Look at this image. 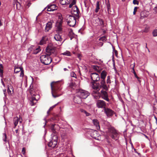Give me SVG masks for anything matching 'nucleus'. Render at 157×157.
<instances>
[{
  "label": "nucleus",
  "mask_w": 157,
  "mask_h": 157,
  "mask_svg": "<svg viewBox=\"0 0 157 157\" xmlns=\"http://www.w3.org/2000/svg\"><path fill=\"white\" fill-rule=\"evenodd\" d=\"M22 121V119L20 117L18 118L17 117H15L13 118V123L15 126H16L18 122L21 123Z\"/></svg>",
  "instance_id": "obj_22"
},
{
  "label": "nucleus",
  "mask_w": 157,
  "mask_h": 157,
  "mask_svg": "<svg viewBox=\"0 0 157 157\" xmlns=\"http://www.w3.org/2000/svg\"><path fill=\"white\" fill-rule=\"evenodd\" d=\"M3 137H4V138H3V140L5 142L6 141V133L3 134Z\"/></svg>",
  "instance_id": "obj_45"
},
{
  "label": "nucleus",
  "mask_w": 157,
  "mask_h": 157,
  "mask_svg": "<svg viewBox=\"0 0 157 157\" xmlns=\"http://www.w3.org/2000/svg\"><path fill=\"white\" fill-rule=\"evenodd\" d=\"M15 132H16V133H17V132H18V130L17 129H16L15 130Z\"/></svg>",
  "instance_id": "obj_64"
},
{
  "label": "nucleus",
  "mask_w": 157,
  "mask_h": 157,
  "mask_svg": "<svg viewBox=\"0 0 157 157\" xmlns=\"http://www.w3.org/2000/svg\"><path fill=\"white\" fill-rule=\"evenodd\" d=\"M7 92L9 94H10L11 93V91L10 90L9 88H8L7 90Z\"/></svg>",
  "instance_id": "obj_50"
},
{
  "label": "nucleus",
  "mask_w": 157,
  "mask_h": 157,
  "mask_svg": "<svg viewBox=\"0 0 157 157\" xmlns=\"http://www.w3.org/2000/svg\"><path fill=\"white\" fill-rule=\"evenodd\" d=\"M114 52L115 53V54L117 55V50L114 49Z\"/></svg>",
  "instance_id": "obj_53"
},
{
  "label": "nucleus",
  "mask_w": 157,
  "mask_h": 157,
  "mask_svg": "<svg viewBox=\"0 0 157 157\" xmlns=\"http://www.w3.org/2000/svg\"><path fill=\"white\" fill-rule=\"evenodd\" d=\"M53 22L52 21H51L46 23L45 28V31L46 32H48L52 28Z\"/></svg>",
  "instance_id": "obj_17"
},
{
  "label": "nucleus",
  "mask_w": 157,
  "mask_h": 157,
  "mask_svg": "<svg viewBox=\"0 0 157 157\" xmlns=\"http://www.w3.org/2000/svg\"><path fill=\"white\" fill-rule=\"evenodd\" d=\"M137 79L138 82L140 83L141 82V81L140 80V78L138 77V78H136Z\"/></svg>",
  "instance_id": "obj_51"
},
{
  "label": "nucleus",
  "mask_w": 157,
  "mask_h": 157,
  "mask_svg": "<svg viewBox=\"0 0 157 157\" xmlns=\"http://www.w3.org/2000/svg\"><path fill=\"white\" fill-rule=\"evenodd\" d=\"M107 75V73L105 70L102 71L101 73V79L105 80V78Z\"/></svg>",
  "instance_id": "obj_28"
},
{
  "label": "nucleus",
  "mask_w": 157,
  "mask_h": 157,
  "mask_svg": "<svg viewBox=\"0 0 157 157\" xmlns=\"http://www.w3.org/2000/svg\"><path fill=\"white\" fill-rule=\"evenodd\" d=\"M3 68V66L2 64H0V76L2 77L3 75V71L1 68Z\"/></svg>",
  "instance_id": "obj_35"
},
{
  "label": "nucleus",
  "mask_w": 157,
  "mask_h": 157,
  "mask_svg": "<svg viewBox=\"0 0 157 157\" xmlns=\"http://www.w3.org/2000/svg\"><path fill=\"white\" fill-rule=\"evenodd\" d=\"M154 10L156 11L157 12V6L155 7Z\"/></svg>",
  "instance_id": "obj_54"
},
{
  "label": "nucleus",
  "mask_w": 157,
  "mask_h": 157,
  "mask_svg": "<svg viewBox=\"0 0 157 157\" xmlns=\"http://www.w3.org/2000/svg\"><path fill=\"white\" fill-rule=\"evenodd\" d=\"M1 81H2V85L4 86H5V85H4V83L3 82L2 79H1Z\"/></svg>",
  "instance_id": "obj_59"
},
{
  "label": "nucleus",
  "mask_w": 157,
  "mask_h": 157,
  "mask_svg": "<svg viewBox=\"0 0 157 157\" xmlns=\"http://www.w3.org/2000/svg\"><path fill=\"white\" fill-rule=\"evenodd\" d=\"M70 74L71 77L75 78H76V75L74 72H71Z\"/></svg>",
  "instance_id": "obj_41"
},
{
  "label": "nucleus",
  "mask_w": 157,
  "mask_h": 157,
  "mask_svg": "<svg viewBox=\"0 0 157 157\" xmlns=\"http://www.w3.org/2000/svg\"><path fill=\"white\" fill-rule=\"evenodd\" d=\"M98 136L99 135L98 134V132L96 130L93 131V132L90 133L91 136L93 138L99 140V139L98 137L96 136L95 135Z\"/></svg>",
  "instance_id": "obj_26"
},
{
  "label": "nucleus",
  "mask_w": 157,
  "mask_h": 157,
  "mask_svg": "<svg viewBox=\"0 0 157 157\" xmlns=\"http://www.w3.org/2000/svg\"><path fill=\"white\" fill-rule=\"evenodd\" d=\"M1 81H2V85L4 86H5V85H4V83L3 82L2 79H1Z\"/></svg>",
  "instance_id": "obj_57"
},
{
  "label": "nucleus",
  "mask_w": 157,
  "mask_h": 157,
  "mask_svg": "<svg viewBox=\"0 0 157 157\" xmlns=\"http://www.w3.org/2000/svg\"><path fill=\"white\" fill-rule=\"evenodd\" d=\"M1 81H2V85L4 86H5V85H4V83L3 82L2 79H1Z\"/></svg>",
  "instance_id": "obj_58"
},
{
  "label": "nucleus",
  "mask_w": 157,
  "mask_h": 157,
  "mask_svg": "<svg viewBox=\"0 0 157 157\" xmlns=\"http://www.w3.org/2000/svg\"><path fill=\"white\" fill-rule=\"evenodd\" d=\"M67 22L68 25L71 27H74L76 24V18L75 16L71 15H67Z\"/></svg>",
  "instance_id": "obj_5"
},
{
  "label": "nucleus",
  "mask_w": 157,
  "mask_h": 157,
  "mask_svg": "<svg viewBox=\"0 0 157 157\" xmlns=\"http://www.w3.org/2000/svg\"><path fill=\"white\" fill-rule=\"evenodd\" d=\"M60 2L62 5L69 4V7L71 8L73 5L75 4L76 0H60Z\"/></svg>",
  "instance_id": "obj_7"
},
{
  "label": "nucleus",
  "mask_w": 157,
  "mask_h": 157,
  "mask_svg": "<svg viewBox=\"0 0 157 157\" xmlns=\"http://www.w3.org/2000/svg\"><path fill=\"white\" fill-rule=\"evenodd\" d=\"M104 90L103 89L101 91V95L102 98L106 101H109V100L108 97V94L107 92Z\"/></svg>",
  "instance_id": "obj_16"
},
{
  "label": "nucleus",
  "mask_w": 157,
  "mask_h": 157,
  "mask_svg": "<svg viewBox=\"0 0 157 157\" xmlns=\"http://www.w3.org/2000/svg\"><path fill=\"white\" fill-rule=\"evenodd\" d=\"M92 82H96L99 81L100 79V77L99 74L96 73H91L90 75Z\"/></svg>",
  "instance_id": "obj_14"
},
{
  "label": "nucleus",
  "mask_w": 157,
  "mask_h": 157,
  "mask_svg": "<svg viewBox=\"0 0 157 157\" xmlns=\"http://www.w3.org/2000/svg\"><path fill=\"white\" fill-rule=\"evenodd\" d=\"M54 39L60 42V45H61L64 42V41H62L63 40L61 36L59 34L55 35L54 36Z\"/></svg>",
  "instance_id": "obj_21"
},
{
  "label": "nucleus",
  "mask_w": 157,
  "mask_h": 157,
  "mask_svg": "<svg viewBox=\"0 0 157 157\" xmlns=\"http://www.w3.org/2000/svg\"><path fill=\"white\" fill-rule=\"evenodd\" d=\"M106 33V31L104 30L103 31V33Z\"/></svg>",
  "instance_id": "obj_62"
},
{
  "label": "nucleus",
  "mask_w": 157,
  "mask_h": 157,
  "mask_svg": "<svg viewBox=\"0 0 157 157\" xmlns=\"http://www.w3.org/2000/svg\"><path fill=\"white\" fill-rule=\"evenodd\" d=\"M74 34V33L73 32V31L72 29H71L69 30V33H68V35L69 36H71L72 35H73Z\"/></svg>",
  "instance_id": "obj_42"
},
{
  "label": "nucleus",
  "mask_w": 157,
  "mask_h": 157,
  "mask_svg": "<svg viewBox=\"0 0 157 157\" xmlns=\"http://www.w3.org/2000/svg\"><path fill=\"white\" fill-rule=\"evenodd\" d=\"M149 26L148 25H146L143 32L145 33H147L149 31Z\"/></svg>",
  "instance_id": "obj_38"
},
{
  "label": "nucleus",
  "mask_w": 157,
  "mask_h": 157,
  "mask_svg": "<svg viewBox=\"0 0 157 157\" xmlns=\"http://www.w3.org/2000/svg\"><path fill=\"white\" fill-rule=\"evenodd\" d=\"M113 68L114 69V70L116 71L117 69L115 67V62H114V60H113Z\"/></svg>",
  "instance_id": "obj_48"
},
{
  "label": "nucleus",
  "mask_w": 157,
  "mask_h": 157,
  "mask_svg": "<svg viewBox=\"0 0 157 157\" xmlns=\"http://www.w3.org/2000/svg\"><path fill=\"white\" fill-rule=\"evenodd\" d=\"M78 94L82 98L85 99L90 95V93L87 91L81 90L78 92Z\"/></svg>",
  "instance_id": "obj_8"
},
{
  "label": "nucleus",
  "mask_w": 157,
  "mask_h": 157,
  "mask_svg": "<svg viewBox=\"0 0 157 157\" xmlns=\"http://www.w3.org/2000/svg\"><path fill=\"white\" fill-rule=\"evenodd\" d=\"M44 120H45V124H44V127H45V125H46V123H47V121H46V120H45V118H44Z\"/></svg>",
  "instance_id": "obj_52"
},
{
  "label": "nucleus",
  "mask_w": 157,
  "mask_h": 157,
  "mask_svg": "<svg viewBox=\"0 0 157 157\" xmlns=\"http://www.w3.org/2000/svg\"><path fill=\"white\" fill-rule=\"evenodd\" d=\"M95 21L97 23V25H101L103 27L104 26V21L102 19L98 17L95 19Z\"/></svg>",
  "instance_id": "obj_20"
},
{
  "label": "nucleus",
  "mask_w": 157,
  "mask_h": 157,
  "mask_svg": "<svg viewBox=\"0 0 157 157\" xmlns=\"http://www.w3.org/2000/svg\"><path fill=\"white\" fill-rule=\"evenodd\" d=\"M132 149H133V148H134L133 147V144H132Z\"/></svg>",
  "instance_id": "obj_63"
},
{
  "label": "nucleus",
  "mask_w": 157,
  "mask_h": 157,
  "mask_svg": "<svg viewBox=\"0 0 157 157\" xmlns=\"http://www.w3.org/2000/svg\"><path fill=\"white\" fill-rule=\"evenodd\" d=\"M63 20V18L61 14H59L58 16V21L61 23L62 22Z\"/></svg>",
  "instance_id": "obj_32"
},
{
  "label": "nucleus",
  "mask_w": 157,
  "mask_h": 157,
  "mask_svg": "<svg viewBox=\"0 0 157 157\" xmlns=\"http://www.w3.org/2000/svg\"><path fill=\"white\" fill-rule=\"evenodd\" d=\"M153 36H157V29L154 30L152 32Z\"/></svg>",
  "instance_id": "obj_39"
},
{
  "label": "nucleus",
  "mask_w": 157,
  "mask_h": 157,
  "mask_svg": "<svg viewBox=\"0 0 157 157\" xmlns=\"http://www.w3.org/2000/svg\"><path fill=\"white\" fill-rule=\"evenodd\" d=\"M54 50L48 46L46 49V55H42L40 57V60L42 63L45 65H48L52 62V59L50 57L53 53Z\"/></svg>",
  "instance_id": "obj_1"
},
{
  "label": "nucleus",
  "mask_w": 157,
  "mask_h": 157,
  "mask_svg": "<svg viewBox=\"0 0 157 157\" xmlns=\"http://www.w3.org/2000/svg\"><path fill=\"white\" fill-rule=\"evenodd\" d=\"M14 72L16 73H17L20 72V76L23 77L24 76V72L23 69L21 67H15L14 70Z\"/></svg>",
  "instance_id": "obj_18"
},
{
  "label": "nucleus",
  "mask_w": 157,
  "mask_h": 157,
  "mask_svg": "<svg viewBox=\"0 0 157 157\" xmlns=\"http://www.w3.org/2000/svg\"><path fill=\"white\" fill-rule=\"evenodd\" d=\"M59 81L56 82H53L51 84L52 96L55 98L59 97L62 94H58V92L60 91L62 89L60 87L61 84L59 83Z\"/></svg>",
  "instance_id": "obj_2"
},
{
  "label": "nucleus",
  "mask_w": 157,
  "mask_h": 157,
  "mask_svg": "<svg viewBox=\"0 0 157 157\" xmlns=\"http://www.w3.org/2000/svg\"><path fill=\"white\" fill-rule=\"evenodd\" d=\"M70 37L71 40L73 38V35H72L71 36H69Z\"/></svg>",
  "instance_id": "obj_55"
},
{
  "label": "nucleus",
  "mask_w": 157,
  "mask_h": 157,
  "mask_svg": "<svg viewBox=\"0 0 157 157\" xmlns=\"http://www.w3.org/2000/svg\"><path fill=\"white\" fill-rule=\"evenodd\" d=\"M92 122L94 125L96 126L97 129L98 130H99L100 127L98 120L96 119H94L92 120Z\"/></svg>",
  "instance_id": "obj_24"
},
{
  "label": "nucleus",
  "mask_w": 157,
  "mask_h": 157,
  "mask_svg": "<svg viewBox=\"0 0 157 157\" xmlns=\"http://www.w3.org/2000/svg\"><path fill=\"white\" fill-rule=\"evenodd\" d=\"M96 106L99 108H105L106 105L105 102L103 100H98L96 102Z\"/></svg>",
  "instance_id": "obj_15"
},
{
  "label": "nucleus",
  "mask_w": 157,
  "mask_h": 157,
  "mask_svg": "<svg viewBox=\"0 0 157 157\" xmlns=\"http://www.w3.org/2000/svg\"><path fill=\"white\" fill-rule=\"evenodd\" d=\"M51 136L52 138L48 145L52 148H54L57 144L58 137L56 135H53V134L51 135Z\"/></svg>",
  "instance_id": "obj_6"
},
{
  "label": "nucleus",
  "mask_w": 157,
  "mask_h": 157,
  "mask_svg": "<svg viewBox=\"0 0 157 157\" xmlns=\"http://www.w3.org/2000/svg\"><path fill=\"white\" fill-rule=\"evenodd\" d=\"M81 98L79 95H76L73 98L75 102L77 104H80L82 102Z\"/></svg>",
  "instance_id": "obj_23"
},
{
  "label": "nucleus",
  "mask_w": 157,
  "mask_h": 157,
  "mask_svg": "<svg viewBox=\"0 0 157 157\" xmlns=\"http://www.w3.org/2000/svg\"><path fill=\"white\" fill-rule=\"evenodd\" d=\"M47 7L48 8L47 10L48 11H53L57 10V6L54 4L48 5Z\"/></svg>",
  "instance_id": "obj_19"
},
{
  "label": "nucleus",
  "mask_w": 157,
  "mask_h": 157,
  "mask_svg": "<svg viewBox=\"0 0 157 157\" xmlns=\"http://www.w3.org/2000/svg\"><path fill=\"white\" fill-rule=\"evenodd\" d=\"M107 10L109 11V10L110 9V5L109 2H108L107 4Z\"/></svg>",
  "instance_id": "obj_46"
},
{
  "label": "nucleus",
  "mask_w": 157,
  "mask_h": 157,
  "mask_svg": "<svg viewBox=\"0 0 157 157\" xmlns=\"http://www.w3.org/2000/svg\"><path fill=\"white\" fill-rule=\"evenodd\" d=\"M2 23L1 22V21L0 20V26H2Z\"/></svg>",
  "instance_id": "obj_56"
},
{
  "label": "nucleus",
  "mask_w": 157,
  "mask_h": 157,
  "mask_svg": "<svg viewBox=\"0 0 157 157\" xmlns=\"http://www.w3.org/2000/svg\"><path fill=\"white\" fill-rule=\"evenodd\" d=\"M100 2L99 1H97L96 4V8L95 9V12L97 13L98 12L99 10L100 9L99 7Z\"/></svg>",
  "instance_id": "obj_30"
},
{
  "label": "nucleus",
  "mask_w": 157,
  "mask_h": 157,
  "mask_svg": "<svg viewBox=\"0 0 157 157\" xmlns=\"http://www.w3.org/2000/svg\"><path fill=\"white\" fill-rule=\"evenodd\" d=\"M133 3L134 5H138L139 3V2L137 0H133Z\"/></svg>",
  "instance_id": "obj_44"
},
{
  "label": "nucleus",
  "mask_w": 157,
  "mask_h": 157,
  "mask_svg": "<svg viewBox=\"0 0 157 157\" xmlns=\"http://www.w3.org/2000/svg\"><path fill=\"white\" fill-rule=\"evenodd\" d=\"M137 8H138V7H135L134 8V11L133 12V14L134 15L135 14L136 12L137 11Z\"/></svg>",
  "instance_id": "obj_47"
},
{
  "label": "nucleus",
  "mask_w": 157,
  "mask_h": 157,
  "mask_svg": "<svg viewBox=\"0 0 157 157\" xmlns=\"http://www.w3.org/2000/svg\"><path fill=\"white\" fill-rule=\"evenodd\" d=\"M90 86L92 89L97 91H98L100 90L99 83H97L95 82H91L90 84Z\"/></svg>",
  "instance_id": "obj_13"
},
{
  "label": "nucleus",
  "mask_w": 157,
  "mask_h": 157,
  "mask_svg": "<svg viewBox=\"0 0 157 157\" xmlns=\"http://www.w3.org/2000/svg\"><path fill=\"white\" fill-rule=\"evenodd\" d=\"M135 66V63H134L133 66V67L132 68V72L133 73V74H134V75L135 77L136 78H138V76L136 74V72H135V70H134Z\"/></svg>",
  "instance_id": "obj_36"
},
{
  "label": "nucleus",
  "mask_w": 157,
  "mask_h": 157,
  "mask_svg": "<svg viewBox=\"0 0 157 157\" xmlns=\"http://www.w3.org/2000/svg\"><path fill=\"white\" fill-rule=\"evenodd\" d=\"M48 40V38L47 36H43L40 41V45H43L46 43V41Z\"/></svg>",
  "instance_id": "obj_25"
},
{
  "label": "nucleus",
  "mask_w": 157,
  "mask_h": 157,
  "mask_svg": "<svg viewBox=\"0 0 157 157\" xmlns=\"http://www.w3.org/2000/svg\"><path fill=\"white\" fill-rule=\"evenodd\" d=\"M37 100L35 97H33L30 101V104L31 106L34 105L36 102Z\"/></svg>",
  "instance_id": "obj_27"
},
{
  "label": "nucleus",
  "mask_w": 157,
  "mask_h": 157,
  "mask_svg": "<svg viewBox=\"0 0 157 157\" xmlns=\"http://www.w3.org/2000/svg\"><path fill=\"white\" fill-rule=\"evenodd\" d=\"M108 131L110 133L111 137L113 139L115 140H118L119 136V134L113 127L109 128Z\"/></svg>",
  "instance_id": "obj_4"
},
{
  "label": "nucleus",
  "mask_w": 157,
  "mask_h": 157,
  "mask_svg": "<svg viewBox=\"0 0 157 157\" xmlns=\"http://www.w3.org/2000/svg\"><path fill=\"white\" fill-rule=\"evenodd\" d=\"M104 111L107 117H112L114 114H115L113 111L108 108H104Z\"/></svg>",
  "instance_id": "obj_10"
},
{
  "label": "nucleus",
  "mask_w": 157,
  "mask_h": 157,
  "mask_svg": "<svg viewBox=\"0 0 157 157\" xmlns=\"http://www.w3.org/2000/svg\"><path fill=\"white\" fill-rule=\"evenodd\" d=\"M41 50L40 47L38 46V48L34 49L32 53L34 54H36L39 53Z\"/></svg>",
  "instance_id": "obj_29"
},
{
  "label": "nucleus",
  "mask_w": 157,
  "mask_h": 157,
  "mask_svg": "<svg viewBox=\"0 0 157 157\" xmlns=\"http://www.w3.org/2000/svg\"><path fill=\"white\" fill-rule=\"evenodd\" d=\"M73 130L71 127L69 128H62L60 130V134L61 138L63 140L67 138L68 134L71 132Z\"/></svg>",
  "instance_id": "obj_3"
},
{
  "label": "nucleus",
  "mask_w": 157,
  "mask_h": 157,
  "mask_svg": "<svg viewBox=\"0 0 157 157\" xmlns=\"http://www.w3.org/2000/svg\"><path fill=\"white\" fill-rule=\"evenodd\" d=\"M6 90H3V91L4 92V94H5V92H6Z\"/></svg>",
  "instance_id": "obj_61"
},
{
  "label": "nucleus",
  "mask_w": 157,
  "mask_h": 157,
  "mask_svg": "<svg viewBox=\"0 0 157 157\" xmlns=\"http://www.w3.org/2000/svg\"><path fill=\"white\" fill-rule=\"evenodd\" d=\"M106 38L105 36H104L101 37L99 39V40H101L103 41H106Z\"/></svg>",
  "instance_id": "obj_37"
},
{
  "label": "nucleus",
  "mask_w": 157,
  "mask_h": 157,
  "mask_svg": "<svg viewBox=\"0 0 157 157\" xmlns=\"http://www.w3.org/2000/svg\"><path fill=\"white\" fill-rule=\"evenodd\" d=\"M70 54L71 53L70 52H69V51H67L65 52L62 53V54L67 56H71Z\"/></svg>",
  "instance_id": "obj_34"
},
{
  "label": "nucleus",
  "mask_w": 157,
  "mask_h": 157,
  "mask_svg": "<svg viewBox=\"0 0 157 157\" xmlns=\"http://www.w3.org/2000/svg\"><path fill=\"white\" fill-rule=\"evenodd\" d=\"M80 111L82 113L85 114L86 116H88L90 115V113L87 112L85 110L83 109H81Z\"/></svg>",
  "instance_id": "obj_31"
},
{
  "label": "nucleus",
  "mask_w": 157,
  "mask_h": 157,
  "mask_svg": "<svg viewBox=\"0 0 157 157\" xmlns=\"http://www.w3.org/2000/svg\"><path fill=\"white\" fill-rule=\"evenodd\" d=\"M27 6H28V8L31 5V3L30 2L27 3L26 4Z\"/></svg>",
  "instance_id": "obj_49"
},
{
  "label": "nucleus",
  "mask_w": 157,
  "mask_h": 157,
  "mask_svg": "<svg viewBox=\"0 0 157 157\" xmlns=\"http://www.w3.org/2000/svg\"><path fill=\"white\" fill-rule=\"evenodd\" d=\"M79 10L77 6H75L73 7L71 10V13L72 14H73L74 16L78 18H79Z\"/></svg>",
  "instance_id": "obj_11"
},
{
  "label": "nucleus",
  "mask_w": 157,
  "mask_h": 157,
  "mask_svg": "<svg viewBox=\"0 0 157 157\" xmlns=\"http://www.w3.org/2000/svg\"><path fill=\"white\" fill-rule=\"evenodd\" d=\"M56 104L55 105L52 106L50 107L49 109H48V110L47 111V113L48 114H49V113L50 112V111L52 110V109H53V108L56 106Z\"/></svg>",
  "instance_id": "obj_43"
},
{
  "label": "nucleus",
  "mask_w": 157,
  "mask_h": 157,
  "mask_svg": "<svg viewBox=\"0 0 157 157\" xmlns=\"http://www.w3.org/2000/svg\"><path fill=\"white\" fill-rule=\"evenodd\" d=\"M100 84L99 83V86L100 89L102 88L105 90H108L109 86H107L106 84L105 80L100 79Z\"/></svg>",
  "instance_id": "obj_12"
},
{
  "label": "nucleus",
  "mask_w": 157,
  "mask_h": 157,
  "mask_svg": "<svg viewBox=\"0 0 157 157\" xmlns=\"http://www.w3.org/2000/svg\"><path fill=\"white\" fill-rule=\"evenodd\" d=\"M63 70H64V71H66L68 70L66 68H64L63 69Z\"/></svg>",
  "instance_id": "obj_60"
},
{
  "label": "nucleus",
  "mask_w": 157,
  "mask_h": 157,
  "mask_svg": "<svg viewBox=\"0 0 157 157\" xmlns=\"http://www.w3.org/2000/svg\"><path fill=\"white\" fill-rule=\"evenodd\" d=\"M110 76H108L107 77V79L106 81L107 83V84H110L111 83V81L110 80Z\"/></svg>",
  "instance_id": "obj_40"
},
{
  "label": "nucleus",
  "mask_w": 157,
  "mask_h": 157,
  "mask_svg": "<svg viewBox=\"0 0 157 157\" xmlns=\"http://www.w3.org/2000/svg\"><path fill=\"white\" fill-rule=\"evenodd\" d=\"M59 129V127L58 124H52L51 125L49 130L51 132L53 133V135H56V130H58Z\"/></svg>",
  "instance_id": "obj_9"
},
{
  "label": "nucleus",
  "mask_w": 157,
  "mask_h": 157,
  "mask_svg": "<svg viewBox=\"0 0 157 157\" xmlns=\"http://www.w3.org/2000/svg\"><path fill=\"white\" fill-rule=\"evenodd\" d=\"M140 17L141 19H143L147 17L146 13L144 12H142L140 14Z\"/></svg>",
  "instance_id": "obj_33"
}]
</instances>
